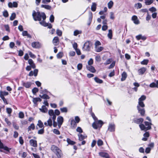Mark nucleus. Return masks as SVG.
<instances>
[{
    "label": "nucleus",
    "instance_id": "27",
    "mask_svg": "<svg viewBox=\"0 0 158 158\" xmlns=\"http://www.w3.org/2000/svg\"><path fill=\"white\" fill-rule=\"evenodd\" d=\"M127 75L126 72H123L122 74V78H121V81H123L125 80L126 78L127 77Z\"/></svg>",
    "mask_w": 158,
    "mask_h": 158
},
{
    "label": "nucleus",
    "instance_id": "35",
    "mask_svg": "<svg viewBox=\"0 0 158 158\" xmlns=\"http://www.w3.org/2000/svg\"><path fill=\"white\" fill-rule=\"evenodd\" d=\"M52 117H50L47 121L48 125L50 127L52 126Z\"/></svg>",
    "mask_w": 158,
    "mask_h": 158
},
{
    "label": "nucleus",
    "instance_id": "52",
    "mask_svg": "<svg viewBox=\"0 0 158 158\" xmlns=\"http://www.w3.org/2000/svg\"><path fill=\"white\" fill-rule=\"evenodd\" d=\"M19 117L20 118H22L24 117V114L23 112H20L19 114Z\"/></svg>",
    "mask_w": 158,
    "mask_h": 158
},
{
    "label": "nucleus",
    "instance_id": "48",
    "mask_svg": "<svg viewBox=\"0 0 158 158\" xmlns=\"http://www.w3.org/2000/svg\"><path fill=\"white\" fill-rule=\"evenodd\" d=\"M148 62V60H144L143 61L141 62V64L143 65H147Z\"/></svg>",
    "mask_w": 158,
    "mask_h": 158
},
{
    "label": "nucleus",
    "instance_id": "12",
    "mask_svg": "<svg viewBox=\"0 0 158 158\" xmlns=\"http://www.w3.org/2000/svg\"><path fill=\"white\" fill-rule=\"evenodd\" d=\"M38 70L37 69H35L34 70V71H31L30 72L29 74V76H32L33 75L36 77L37 76Z\"/></svg>",
    "mask_w": 158,
    "mask_h": 158
},
{
    "label": "nucleus",
    "instance_id": "44",
    "mask_svg": "<svg viewBox=\"0 0 158 158\" xmlns=\"http://www.w3.org/2000/svg\"><path fill=\"white\" fill-rule=\"evenodd\" d=\"M113 2L112 1H110L108 3V6L109 9H111L113 5Z\"/></svg>",
    "mask_w": 158,
    "mask_h": 158
},
{
    "label": "nucleus",
    "instance_id": "21",
    "mask_svg": "<svg viewBox=\"0 0 158 158\" xmlns=\"http://www.w3.org/2000/svg\"><path fill=\"white\" fill-rule=\"evenodd\" d=\"M32 83L30 82H23V85L26 88H29L30 87Z\"/></svg>",
    "mask_w": 158,
    "mask_h": 158
},
{
    "label": "nucleus",
    "instance_id": "60",
    "mask_svg": "<svg viewBox=\"0 0 158 158\" xmlns=\"http://www.w3.org/2000/svg\"><path fill=\"white\" fill-rule=\"evenodd\" d=\"M56 34H57V35H59V36H60L62 35V32L61 31H60L59 29H57L56 30Z\"/></svg>",
    "mask_w": 158,
    "mask_h": 158
},
{
    "label": "nucleus",
    "instance_id": "13",
    "mask_svg": "<svg viewBox=\"0 0 158 158\" xmlns=\"http://www.w3.org/2000/svg\"><path fill=\"white\" fill-rule=\"evenodd\" d=\"M55 154L57 158H61L63 156V154L60 149L55 153Z\"/></svg>",
    "mask_w": 158,
    "mask_h": 158
},
{
    "label": "nucleus",
    "instance_id": "8",
    "mask_svg": "<svg viewBox=\"0 0 158 158\" xmlns=\"http://www.w3.org/2000/svg\"><path fill=\"white\" fill-rule=\"evenodd\" d=\"M31 46L33 48H38L41 47L40 44L38 42H33L32 43Z\"/></svg>",
    "mask_w": 158,
    "mask_h": 158
},
{
    "label": "nucleus",
    "instance_id": "33",
    "mask_svg": "<svg viewBox=\"0 0 158 158\" xmlns=\"http://www.w3.org/2000/svg\"><path fill=\"white\" fill-rule=\"evenodd\" d=\"M77 123L74 120H72L71 121V127L74 128L77 126Z\"/></svg>",
    "mask_w": 158,
    "mask_h": 158
},
{
    "label": "nucleus",
    "instance_id": "36",
    "mask_svg": "<svg viewBox=\"0 0 158 158\" xmlns=\"http://www.w3.org/2000/svg\"><path fill=\"white\" fill-rule=\"evenodd\" d=\"M145 3L146 5H149L152 3L153 2V0H144Z\"/></svg>",
    "mask_w": 158,
    "mask_h": 158
},
{
    "label": "nucleus",
    "instance_id": "30",
    "mask_svg": "<svg viewBox=\"0 0 158 158\" xmlns=\"http://www.w3.org/2000/svg\"><path fill=\"white\" fill-rule=\"evenodd\" d=\"M143 136L144 137L142 138V140L145 141H146L147 139V138L149 136V133L148 132H146L144 134Z\"/></svg>",
    "mask_w": 158,
    "mask_h": 158
},
{
    "label": "nucleus",
    "instance_id": "5",
    "mask_svg": "<svg viewBox=\"0 0 158 158\" xmlns=\"http://www.w3.org/2000/svg\"><path fill=\"white\" fill-rule=\"evenodd\" d=\"M57 120L58 127L59 128H60L63 122V118L61 116H59L57 117Z\"/></svg>",
    "mask_w": 158,
    "mask_h": 158
},
{
    "label": "nucleus",
    "instance_id": "11",
    "mask_svg": "<svg viewBox=\"0 0 158 158\" xmlns=\"http://www.w3.org/2000/svg\"><path fill=\"white\" fill-rule=\"evenodd\" d=\"M89 18L87 22V24L88 26H90L92 21L93 18L92 13L91 12H89Z\"/></svg>",
    "mask_w": 158,
    "mask_h": 158
},
{
    "label": "nucleus",
    "instance_id": "55",
    "mask_svg": "<svg viewBox=\"0 0 158 158\" xmlns=\"http://www.w3.org/2000/svg\"><path fill=\"white\" fill-rule=\"evenodd\" d=\"M77 67L78 70H81L82 69V64L81 63L79 64H77Z\"/></svg>",
    "mask_w": 158,
    "mask_h": 158
},
{
    "label": "nucleus",
    "instance_id": "62",
    "mask_svg": "<svg viewBox=\"0 0 158 158\" xmlns=\"http://www.w3.org/2000/svg\"><path fill=\"white\" fill-rule=\"evenodd\" d=\"M44 132V128L39 130L38 131V133L39 134H43Z\"/></svg>",
    "mask_w": 158,
    "mask_h": 158
},
{
    "label": "nucleus",
    "instance_id": "22",
    "mask_svg": "<svg viewBox=\"0 0 158 158\" xmlns=\"http://www.w3.org/2000/svg\"><path fill=\"white\" fill-rule=\"evenodd\" d=\"M146 70V69L145 68L143 67L139 69L138 70V72L139 75L143 74Z\"/></svg>",
    "mask_w": 158,
    "mask_h": 158
},
{
    "label": "nucleus",
    "instance_id": "61",
    "mask_svg": "<svg viewBox=\"0 0 158 158\" xmlns=\"http://www.w3.org/2000/svg\"><path fill=\"white\" fill-rule=\"evenodd\" d=\"M112 61V59H108L106 61L105 63L104 64H105L107 65L110 64Z\"/></svg>",
    "mask_w": 158,
    "mask_h": 158
},
{
    "label": "nucleus",
    "instance_id": "34",
    "mask_svg": "<svg viewBox=\"0 0 158 158\" xmlns=\"http://www.w3.org/2000/svg\"><path fill=\"white\" fill-rule=\"evenodd\" d=\"M90 113L92 117L93 118L94 121L98 120V118L96 117L94 113L92 112V107L91 108Z\"/></svg>",
    "mask_w": 158,
    "mask_h": 158
},
{
    "label": "nucleus",
    "instance_id": "63",
    "mask_svg": "<svg viewBox=\"0 0 158 158\" xmlns=\"http://www.w3.org/2000/svg\"><path fill=\"white\" fill-rule=\"evenodd\" d=\"M108 28V26L106 25H103L102 27V30L103 31H105Z\"/></svg>",
    "mask_w": 158,
    "mask_h": 158
},
{
    "label": "nucleus",
    "instance_id": "20",
    "mask_svg": "<svg viewBox=\"0 0 158 158\" xmlns=\"http://www.w3.org/2000/svg\"><path fill=\"white\" fill-rule=\"evenodd\" d=\"M30 143L31 146L34 147L37 146V141L36 140L31 139L30 140Z\"/></svg>",
    "mask_w": 158,
    "mask_h": 158
},
{
    "label": "nucleus",
    "instance_id": "16",
    "mask_svg": "<svg viewBox=\"0 0 158 158\" xmlns=\"http://www.w3.org/2000/svg\"><path fill=\"white\" fill-rule=\"evenodd\" d=\"M132 19L134 23L136 24H139V22L138 20L137 17L135 15H134L132 18Z\"/></svg>",
    "mask_w": 158,
    "mask_h": 158
},
{
    "label": "nucleus",
    "instance_id": "42",
    "mask_svg": "<svg viewBox=\"0 0 158 158\" xmlns=\"http://www.w3.org/2000/svg\"><path fill=\"white\" fill-rule=\"evenodd\" d=\"M79 139L80 141L84 139L85 138H86V136H85L83 135L82 134H79L78 135Z\"/></svg>",
    "mask_w": 158,
    "mask_h": 158
},
{
    "label": "nucleus",
    "instance_id": "46",
    "mask_svg": "<svg viewBox=\"0 0 158 158\" xmlns=\"http://www.w3.org/2000/svg\"><path fill=\"white\" fill-rule=\"evenodd\" d=\"M16 17V14L15 13H13L10 17V20H13Z\"/></svg>",
    "mask_w": 158,
    "mask_h": 158
},
{
    "label": "nucleus",
    "instance_id": "4",
    "mask_svg": "<svg viewBox=\"0 0 158 158\" xmlns=\"http://www.w3.org/2000/svg\"><path fill=\"white\" fill-rule=\"evenodd\" d=\"M91 46L92 44L90 41H86L82 47V49L84 51H89L90 50Z\"/></svg>",
    "mask_w": 158,
    "mask_h": 158
},
{
    "label": "nucleus",
    "instance_id": "49",
    "mask_svg": "<svg viewBox=\"0 0 158 158\" xmlns=\"http://www.w3.org/2000/svg\"><path fill=\"white\" fill-rule=\"evenodd\" d=\"M6 112L8 113V114H10H10L12 111V109L10 108H7L6 109Z\"/></svg>",
    "mask_w": 158,
    "mask_h": 158
},
{
    "label": "nucleus",
    "instance_id": "32",
    "mask_svg": "<svg viewBox=\"0 0 158 158\" xmlns=\"http://www.w3.org/2000/svg\"><path fill=\"white\" fill-rule=\"evenodd\" d=\"M8 94V93L6 91H0V97H4V96H6Z\"/></svg>",
    "mask_w": 158,
    "mask_h": 158
},
{
    "label": "nucleus",
    "instance_id": "54",
    "mask_svg": "<svg viewBox=\"0 0 158 158\" xmlns=\"http://www.w3.org/2000/svg\"><path fill=\"white\" fill-rule=\"evenodd\" d=\"M63 56V53L61 52H60L58 53L56 56L57 58H60L62 57Z\"/></svg>",
    "mask_w": 158,
    "mask_h": 158
},
{
    "label": "nucleus",
    "instance_id": "15",
    "mask_svg": "<svg viewBox=\"0 0 158 158\" xmlns=\"http://www.w3.org/2000/svg\"><path fill=\"white\" fill-rule=\"evenodd\" d=\"M51 149L52 151L55 153L56 152H57L60 149L57 146L54 145H53L51 146Z\"/></svg>",
    "mask_w": 158,
    "mask_h": 158
},
{
    "label": "nucleus",
    "instance_id": "45",
    "mask_svg": "<svg viewBox=\"0 0 158 158\" xmlns=\"http://www.w3.org/2000/svg\"><path fill=\"white\" fill-rule=\"evenodd\" d=\"M37 125L40 127V128H44V125L43 123L41 122V121L40 120H39L38 122V123L37 124Z\"/></svg>",
    "mask_w": 158,
    "mask_h": 158
},
{
    "label": "nucleus",
    "instance_id": "26",
    "mask_svg": "<svg viewBox=\"0 0 158 158\" xmlns=\"http://www.w3.org/2000/svg\"><path fill=\"white\" fill-rule=\"evenodd\" d=\"M99 154L101 156L103 157H105V158L109 155L108 153L103 152H100L99 153Z\"/></svg>",
    "mask_w": 158,
    "mask_h": 158
},
{
    "label": "nucleus",
    "instance_id": "31",
    "mask_svg": "<svg viewBox=\"0 0 158 158\" xmlns=\"http://www.w3.org/2000/svg\"><path fill=\"white\" fill-rule=\"evenodd\" d=\"M41 7L42 8H44L45 9L47 10H50L51 9L52 7L48 5H41Z\"/></svg>",
    "mask_w": 158,
    "mask_h": 158
},
{
    "label": "nucleus",
    "instance_id": "2",
    "mask_svg": "<svg viewBox=\"0 0 158 158\" xmlns=\"http://www.w3.org/2000/svg\"><path fill=\"white\" fill-rule=\"evenodd\" d=\"M32 15L35 21L38 20L41 22L42 18L43 19L42 21H45L46 18V16L44 13H40L39 12H36L35 10L33 11Z\"/></svg>",
    "mask_w": 158,
    "mask_h": 158
},
{
    "label": "nucleus",
    "instance_id": "28",
    "mask_svg": "<svg viewBox=\"0 0 158 158\" xmlns=\"http://www.w3.org/2000/svg\"><path fill=\"white\" fill-rule=\"evenodd\" d=\"M95 49L96 52H100L103 49V48L101 46L95 47Z\"/></svg>",
    "mask_w": 158,
    "mask_h": 158
},
{
    "label": "nucleus",
    "instance_id": "23",
    "mask_svg": "<svg viewBox=\"0 0 158 158\" xmlns=\"http://www.w3.org/2000/svg\"><path fill=\"white\" fill-rule=\"evenodd\" d=\"M59 42V38L57 37H55L53 39L52 42L55 45H56Z\"/></svg>",
    "mask_w": 158,
    "mask_h": 158
},
{
    "label": "nucleus",
    "instance_id": "18",
    "mask_svg": "<svg viewBox=\"0 0 158 158\" xmlns=\"http://www.w3.org/2000/svg\"><path fill=\"white\" fill-rule=\"evenodd\" d=\"M86 68L88 70L92 73H94L96 72L94 67L92 66H87Z\"/></svg>",
    "mask_w": 158,
    "mask_h": 158
},
{
    "label": "nucleus",
    "instance_id": "6",
    "mask_svg": "<svg viewBox=\"0 0 158 158\" xmlns=\"http://www.w3.org/2000/svg\"><path fill=\"white\" fill-rule=\"evenodd\" d=\"M48 114L50 117H52V119H56V115L55 114L54 111L52 110H49L48 112Z\"/></svg>",
    "mask_w": 158,
    "mask_h": 158
},
{
    "label": "nucleus",
    "instance_id": "41",
    "mask_svg": "<svg viewBox=\"0 0 158 158\" xmlns=\"http://www.w3.org/2000/svg\"><path fill=\"white\" fill-rule=\"evenodd\" d=\"M22 35L23 36H27L28 37L31 38V35L28 33L27 31H23L22 32Z\"/></svg>",
    "mask_w": 158,
    "mask_h": 158
},
{
    "label": "nucleus",
    "instance_id": "3",
    "mask_svg": "<svg viewBox=\"0 0 158 158\" xmlns=\"http://www.w3.org/2000/svg\"><path fill=\"white\" fill-rule=\"evenodd\" d=\"M103 124V123L102 120L98 119L94 121L92 123V126L94 128L97 129L101 128Z\"/></svg>",
    "mask_w": 158,
    "mask_h": 158
},
{
    "label": "nucleus",
    "instance_id": "17",
    "mask_svg": "<svg viewBox=\"0 0 158 158\" xmlns=\"http://www.w3.org/2000/svg\"><path fill=\"white\" fill-rule=\"evenodd\" d=\"M108 130L111 132L114 131L115 130L114 125L112 123L110 124L108 127Z\"/></svg>",
    "mask_w": 158,
    "mask_h": 158
},
{
    "label": "nucleus",
    "instance_id": "25",
    "mask_svg": "<svg viewBox=\"0 0 158 158\" xmlns=\"http://www.w3.org/2000/svg\"><path fill=\"white\" fill-rule=\"evenodd\" d=\"M35 128V125L34 123H31L28 128V132H30L31 130H34Z\"/></svg>",
    "mask_w": 158,
    "mask_h": 158
},
{
    "label": "nucleus",
    "instance_id": "38",
    "mask_svg": "<svg viewBox=\"0 0 158 158\" xmlns=\"http://www.w3.org/2000/svg\"><path fill=\"white\" fill-rule=\"evenodd\" d=\"M67 141L69 144L73 145L75 143V142L71 140L69 138H67Z\"/></svg>",
    "mask_w": 158,
    "mask_h": 158
},
{
    "label": "nucleus",
    "instance_id": "10",
    "mask_svg": "<svg viewBox=\"0 0 158 158\" xmlns=\"http://www.w3.org/2000/svg\"><path fill=\"white\" fill-rule=\"evenodd\" d=\"M40 23L44 27L48 26V28H52V25L50 23L48 24L47 23H46L45 22V21L40 22Z\"/></svg>",
    "mask_w": 158,
    "mask_h": 158
},
{
    "label": "nucleus",
    "instance_id": "19",
    "mask_svg": "<svg viewBox=\"0 0 158 158\" xmlns=\"http://www.w3.org/2000/svg\"><path fill=\"white\" fill-rule=\"evenodd\" d=\"M134 122L137 124H139L142 123L143 121V119L142 118L139 119H135L133 120Z\"/></svg>",
    "mask_w": 158,
    "mask_h": 158
},
{
    "label": "nucleus",
    "instance_id": "53",
    "mask_svg": "<svg viewBox=\"0 0 158 158\" xmlns=\"http://www.w3.org/2000/svg\"><path fill=\"white\" fill-rule=\"evenodd\" d=\"M38 91V89L37 88H34L32 89V93L35 94Z\"/></svg>",
    "mask_w": 158,
    "mask_h": 158
},
{
    "label": "nucleus",
    "instance_id": "50",
    "mask_svg": "<svg viewBox=\"0 0 158 158\" xmlns=\"http://www.w3.org/2000/svg\"><path fill=\"white\" fill-rule=\"evenodd\" d=\"M93 63V60L92 58H90L88 61V64L89 66H91Z\"/></svg>",
    "mask_w": 158,
    "mask_h": 158
},
{
    "label": "nucleus",
    "instance_id": "37",
    "mask_svg": "<svg viewBox=\"0 0 158 158\" xmlns=\"http://www.w3.org/2000/svg\"><path fill=\"white\" fill-rule=\"evenodd\" d=\"M94 80L96 82L98 83L101 84L103 82V81L102 80L99 79L97 77H95L94 78Z\"/></svg>",
    "mask_w": 158,
    "mask_h": 158
},
{
    "label": "nucleus",
    "instance_id": "47",
    "mask_svg": "<svg viewBox=\"0 0 158 158\" xmlns=\"http://www.w3.org/2000/svg\"><path fill=\"white\" fill-rule=\"evenodd\" d=\"M135 6L137 9H140L142 7V5L141 3H139L137 4H135Z\"/></svg>",
    "mask_w": 158,
    "mask_h": 158
},
{
    "label": "nucleus",
    "instance_id": "56",
    "mask_svg": "<svg viewBox=\"0 0 158 158\" xmlns=\"http://www.w3.org/2000/svg\"><path fill=\"white\" fill-rule=\"evenodd\" d=\"M53 132L56 135H59L60 134V131L57 129H54L53 130Z\"/></svg>",
    "mask_w": 158,
    "mask_h": 158
},
{
    "label": "nucleus",
    "instance_id": "7",
    "mask_svg": "<svg viewBox=\"0 0 158 158\" xmlns=\"http://www.w3.org/2000/svg\"><path fill=\"white\" fill-rule=\"evenodd\" d=\"M139 127L142 130L146 131L147 130L151 129V126H148L146 127L143 124H141L139 125Z\"/></svg>",
    "mask_w": 158,
    "mask_h": 158
},
{
    "label": "nucleus",
    "instance_id": "57",
    "mask_svg": "<svg viewBox=\"0 0 158 158\" xmlns=\"http://www.w3.org/2000/svg\"><path fill=\"white\" fill-rule=\"evenodd\" d=\"M103 141L101 139H99L97 142V144L98 146H100L103 144Z\"/></svg>",
    "mask_w": 158,
    "mask_h": 158
},
{
    "label": "nucleus",
    "instance_id": "64",
    "mask_svg": "<svg viewBox=\"0 0 158 158\" xmlns=\"http://www.w3.org/2000/svg\"><path fill=\"white\" fill-rule=\"evenodd\" d=\"M95 47L99 46L101 45V43L98 41H97L95 43Z\"/></svg>",
    "mask_w": 158,
    "mask_h": 158
},
{
    "label": "nucleus",
    "instance_id": "43",
    "mask_svg": "<svg viewBox=\"0 0 158 158\" xmlns=\"http://www.w3.org/2000/svg\"><path fill=\"white\" fill-rule=\"evenodd\" d=\"M81 31L76 30L74 31L73 35L74 36H77L78 34H81Z\"/></svg>",
    "mask_w": 158,
    "mask_h": 158
},
{
    "label": "nucleus",
    "instance_id": "39",
    "mask_svg": "<svg viewBox=\"0 0 158 158\" xmlns=\"http://www.w3.org/2000/svg\"><path fill=\"white\" fill-rule=\"evenodd\" d=\"M107 36L110 39H111L112 38V34L111 30L110 29L109 30L108 33V34Z\"/></svg>",
    "mask_w": 158,
    "mask_h": 158
},
{
    "label": "nucleus",
    "instance_id": "51",
    "mask_svg": "<svg viewBox=\"0 0 158 158\" xmlns=\"http://www.w3.org/2000/svg\"><path fill=\"white\" fill-rule=\"evenodd\" d=\"M60 110L62 112H67V109L66 107L60 108Z\"/></svg>",
    "mask_w": 158,
    "mask_h": 158
},
{
    "label": "nucleus",
    "instance_id": "9",
    "mask_svg": "<svg viewBox=\"0 0 158 158\" xmlns=\"http://www.w3.org/2000/svg\"><path fill=\"white\" fill-rule=\"evenodd\" d=\"M0 149H3L8 152H9L11 148H8L7 146L4 145L3 143L0 140Z\"/></svg>",
    "mask_w": 158,
    "mask_h": 158
},
{
    "label": "nucleus",
    "instance_id": "59",
    "mask_svg": "<svg viewBox=\"0 0 158 158\" xmlns=\"http://www.w3.org/2000/svg\"><path fill=\"white\" fill-rule=\"evenodd\" d=\"M3 15L5 17H7L8 16V14L7 11L6 10L3 12Z\"/></svg>",
    "mask_w": 158,
    "mask_h": 158
},
{
    "label": "nucleus",
    "instance_id": "1",
    "mask_svg": "<svg viewBox=\"0 0 158 158\" xmlns=\"http://www.w3.org/2000/svg\"><path fill=\"white\" fill-rule=\"evenodd\" d=\"M146 98V97L144 95H142L139 99L138 105L137 106V109L139 112L140 113L141 115L143 116L144 114L145 111L143 108L145 105L143 101Z\"/></svg>",
    "mask_w": 158,
    "mask_h": 158
},
{
    "label": "nucleus",
    "instance_id": "58",
    "mask_svg": "<svg viewBox=\"0 0 158 158\" xmlns=\"http://www.w3.org/2000/svg\"><path fill=\"white\" fill-rule=\"evenodd\" d=\"M29 54L30 56L33 58H35L36 57L31 52H29Z\"/></svg>",
    "mask_w": 158,
    "mask_h": 158
},
{
    "label": "nucleus",
    "instance_id": "40",
    "mask_svg": "<svg viewBox=\"0 0 158 158\" xmlns=\"http://www.w3.org/2000/svg\"><path fill=\"white\" fill-rule=\"evenodd\" d=\"M40 97L42 98H43L44 99H49L50 98V97H49L48 95L47 94H44L42 95H40Z\"/></svg>",
    "mask_w": 158,
    "mask_h": 158
},
{
    "label": "nucleus",
    "instance_id": "29",
    "mask_svg": "<svg viewBox=\"0 0 158 158\" xmlns=\"http://www.w3.org/2000/svg\"><path fill=\"white\" fill-rule=\"evenodd\" d=\"M97 4L95 2H93L91 6V10L93 11H95L96 9Z\"/></svg>",
    "mask_w": 158,
    "mask_h": 158
},
{
    "label": "nucleus",
    "instance_id": "14",
    "mask_svg": "<svg viewBox=\"0 0 158 158\" xmlns=\"http://www.w3.org/2000/svg\"><path fill=\"white\" fill-rule=\"evenodd\" d=\"M8 6L10 8L17 7L18 6V3L15 2H13V3L9 2L8 3Z\"/></svg>",
    "mask_w": 158,
    "mask_h": 158
},
{
    "label": "nucleus",
    "instance_id": "24",
    "mask_svg": "<svg viewBox=\"0 0 158 158\" xmlns=\"http://www.w3.org/2000/svg\"><path fill=\"white\" fill-rule=\"evenodd\" d=\"M40 111L43 113H46L48 111V109L45 106L43 105L42 106L41 108L40 109Z\"/></svg>",
    "mask_w": 158,
    "mask_h": 158
}]
</instances>
